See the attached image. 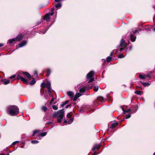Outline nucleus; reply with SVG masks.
<instances>
[{"label": "nucleus", "mask_w": 155, "mask_h": 155, "mask_svg": "<svg viewBox=\"0 0 155 155\" xmlns=\"http://www.w3.org/2000/svg\"><path fill=\"white\" fill-rule=\"evenodd\" d=\"M7 113L10 115H16L19 112L18 107L15 105H11L8 106L6 108Z\"/></svg>", "instance_id": "nucleus-1"}, {"label": "nucleus", "mask_w": 155, "mask_h": 155, "mask_svg": "<svg viewBox=\"0 0 155 155\" xmlns=\"http://www.w3.org/2000/svg\"><path fill=\"white\" fill-rule=\"evenodd\" d=\"M64 110L61 109L57 112H54L52 116L53 118H57L58 122L60 123L64 117Z\"/></svg>", "instance_id": "nucleus-2"}, {"label": "nucleus", "mask_w": 155, "mask_h": 155, "mask_svg": "<svg viewBox=\"0 0 155 155\" xmlns=\"http://www.w3.org/2000/svg\"><path fill=\"white\" fill-rule=\"evenodd\" d=\"M18 80L23 82L27 84H30L31 85H33L35 83V79H33L32 81L29 82V81L30 80V78H17Z\"/></svg>", "instance_id": "nucleus-3"}, {"label": "nucleus", "mask_w": 155, "mask_h": 155, "mask_svg": "<svg viewBox=\"0 0 155 155\" xmlns=\"http://www.w3.org/2000/svg\"><path fill=\"white\" fill-rule=\"evenodd\" d=\"M71 116V113H68L67 115L68 120H65L64 121V123H68V124H71L73 121V118H70Z\"/></svg>", "instance_id": "nucleus-4"}, {"label": "nucleus", "mask_w": 155, "mask_h": 155, "mask_svg": "<svg viewBox=\"0 0 155 155\" xmlns=\"http://www.w3.org/2000/svg\"><path fill=\"white\" fill-rule=\"evenodd\" d=\"M139 78H145V77H147V78H152L155 77L154 75V73H152V72H149L147 74L144 75V76L142 75L141 74H140L139 75Z\"/></svg>", "instance_id": "nucleus-5"}, {"label": "nucleus", "mask_w": 155, "mask_h": 155, "mask_svg": "<svg viewBox=\"0 0 155 155\" xmlns=\"http://www.w3.org/2000/svg\"><path fill=\"white\" fill-rule=\"evenodd\" d=\"M54 14L53 12H51L48 13L46 14L44 16L43 19L46 20L47 22H48L49 21L50 19V16L53 15Z\"/></svg>", "instance_id": "nucleus-6"}, {"label": "nucleus", "mask_w": 155, "mask_h": 155, "mask_svg": "<svg viewBox=\"0 0 155 155\" xmlns=\"http://www.w3.org/2000/svg\"><path fill=\"white\" fill-rule=\"evenodd\" d=\"M51 83L49 81H48L46 84V88L48 89V92L50 93V94H51V92L52 91V89L51 87Z\"/></svg>", "instance_id": "nucleus-7"}, {"label": "nucleus", "mask_w": 155, "mask_h": 155, "mask_svg": "<svg viewBox=\"0 0 155 155\" xmlns=\"http://www.w3.org/2000/svg\"><path fill=\"white\" fill-rule=\"evenodd\" d=\"M67 94L71 100H73L74 98V93L72 91H70L67 92Z\"/></svg>", "instance_id": "nucleus-8"}, {"label": "nucleus", "mask_w": 155, "mask_h": 155, "mask_svg": "<svg viewBox=\"0 0 155 155\" xmlns=\"http://www.w3.org/2000/svg\"><path fill=\"white\" fill-rule=\"evenodd\" d=\"M21 71H18L16 74L10 76L9 78H15L16 77L17 78H23L20 75V74H21Z\"/></svg>", "instance_id": "nucleus-9"}, {"label": "nucleus", "mask_w": 155, "mask_h": 155, "mask_svg": "<svg viewBox=\"0 0 155 155\" xmlns=\"http://www.w3.org/2000/svg\"><path fill=\"white\" fill-rule=\"evenodd\" d=\"M16 41H21L23 38V36L21 34H19L16 38H15Z\"/></svg>", "instance_id": "nucleus-10"}, {"label": "nucleus", "mask_w": 155, "mask_h": 155, "mask_svg": "<svg viewBox=\"0 0 155 155\" xmlns=\"http://www.w3.org/2000/svg\"><path fill=\"white\" fill-rule=\"evenodd\" d=\"M94 73L93 71H91L87 74L86 78H93L94 75Z\"/></svg>", "instance_id": "nucleus-11"}, {"label": "nucleus", "mask_w": 155, "mask_h": 155, "mask_svg": "<svg viewBox=\"0 0 155 155\" xmlns=\"http://www.w3.org/2000/svg\"><path fill=\"white\" fill-rule=\"evenodd\" d=\"M83 94L80 93H77L74 97V98H73V101H76L77 100V99L79 97H80Z\"/></svg>", "instance_id": "nucleus-12"}, {"label": "nucleus", "mask_w": 155, "mask_h": 155, "mask_svg": "<svg viewBox=\"0 0 155 155\" xmlns=\"http://www.w3.org/2000/svg\"><path fill=\"white\" fill-rule=\"evenodd\" d=\"M15 38H12L11 39H9L8 40L7 42V44L9 45H11L12 44L15 43Z\"/></svg>", "instance_id": "nucleus-13"}, {"label": "nucleus", "mask_w": 155, "mask_h": 155, "mask_svg": "<svg viewBox=\"0 0 155 155\" xmlns=\"http://www.w3.org/2000/svg\"><path fill=\"white\" fill-rule=\"evenodd\" d=\"M27 44V41H23L21 42L17 45L18 46V48H21L25 46Z\"/></svg>", "instance_id": "nucleus-14"}, {"label": "nucleus", "mask_w": 155, "mask_h": 155, "mask_svg": "<svg viewBox=\"0 0 155 155\" xmlns=\"http://www.w3.org/2000/svg\"><path fill=\"white\" fill-rule=\"evenodd\" d=\"M47 133L46 132H44L43 133H41L38 134L37 135V138L38 139H40L41 138H40V137H44L45 136Z\"/></svg>", "instance_id": "nucleus-15"}, {"label": "nucleus", "mask_w": 155, "mask_h": 155, "mask_svg": "<svg viewBox=\"0 0 155 155\" xmlns=\"http://www.w3.org/2000/svg\"><path fill=\"white\" fill-rule=\"evenodd\" d=\"M120 47H121L120 46V45H119L117 46V49L116 50V51H117L119 49V51H122L123 50H124L125 49H126L127 50V48L126 46L124 47L123 48H120Z\"/></svg>", "instance_id": "nucleus-16"}, {"label": "nucleus", "mask_w": 155, "mask_h": 155, "mask_svg": "<svg viewBox=\"0 0 155 155\" xmlns=\"http://www.w3.org/2000/svg\"><path fill=\"white\" fill-rule=\"evenodd\" d=\"M53 23L51 24L49 26H47L45 28V29L43 30L42 31H40L41 32H39L40 33H42L43 34H45L46 32V31L48 30L49 28L50 27V26L52 25Z\"/></svg>", "instance_id": "nucleus-17"}, {"label": "nucleus", "mask_w": 155, "mask_h": 155, "mask_svg": "<svg viewBox=\"0 0 155 155\" xmlns=\"http://www.w3.org/2000/svg\"><path fill=\"white\" fill-rule=\"evenodd\" d=\"M101 145L100 144H95L92 149L93 151H94L95 149L98 150L99 149Z\"/></svg>", "instance_id": "nucleus-18"}, {"label": "nucleus", "mask_w": 155, "mask_h": 155, "mask_svg": "<svg viewBox=\"0 0 155 155\" xmlns=\"http://www.w3.org/2000/svg\"><path fill=\"white\" fill-rule=\"evenodd\" d=\"M125 44V40L123 39H122L120 42V45L121 47L124 46Z\"/></svg>", "instance_id": "nucleus-19"}, {"label": "nucleus", "mask_w": 155, "mask_h": 155, "mask_svg": "<svg viewBox=\"0 0 155 155\" xmlns=\"http://www.w3.org/2000/svg\"><path fill=\"white\" fill-rule=\"evenodd\" d=\"M21 73L23 74L27 77V78H31V76L30 74L27 72H22L21 71Z\"/></svg>", "instance_id": "nucleus-20"}, {"label": "nucleus", "mask_w": 155, "mask_h": 155, "mask_svg": "<svg viewBox=\"0 0 155 155\" xmlns=\"http://www.w3.org/2000/svg\"><path fill=\"white\" fill-rule=\"evenodd\" d=\"M21 73L23 74L27 77V78H31V76L30 74L27 72H22L21 71Z\"/></svg>", "instance_id": "nucleus-21"}, {"label": "nucleus", "mask_w": 155, "mask_h": 155, "mask_svg": "<svg viewBox=\"0 0 155 155\" xmlns=\"http://www.w3.org/2000/svg\"><path fill=\"white\" fill-rule=\"evenodd\" d=\"M1 81L4 84H9L10 81L8 80L5 79L4 80Z\"/></svg>", "instance_id": "nucleus-22"}, {"label": "nucleus", "mask_w": 155, "mask_h": 155, "mask_svg": "<svg viewBox=\"0 0 155 155\" xmlns=\"http://www.w3.org/2000/svg\"><path fill=\"white\" fill-rule=\"evenodd\" d=\"M130 38L131 41L133 42H134L135 41L136 37V36L134 37L132 34H131L130 35Z\"/></svg>", "instance_id": "nucleus-23"}, {"label": "nucleus", "mask_w": 155, "mask_h": 155, "mask_svg": "<svg viewBox=\"0 0 155 155\" xmlns=\"http://www.w3.org/2000/svg\"><path fill=\"white\" fill-rule=\"evenodd\" d=\"M86 91V88L83 87L80 88L79 90V92L80 93L82 94L83 93Z\"/></svg>", "instance_id": "nucleus-24"}, {"label": "nucleus", "mask_w": 155, "mask_h": 155, "mask_svg": "<svg viewBox=\"0 0 155 155\" xmlns=\"http://www.w3.org/2000/svg\"><path fill=\"white\" fill-rule=\"evenodd\" d=\"M97 99L98 101H100L102 102L104 101V98L103 97H101V96L98 97L97 98Z\"/></svg>", "instance_id": "nucleus-25"}, {"label": "nucleus", "mask_w": 155, "mask_h": 155, "mask_svg": "<svg viewBox=\"0 0 155 155\" xmlns=\"http://www.w3.org/2000/svg\"><path fill=\"white\" fill-rule=\"evenodd\" d=\"M46 72L47 74H46V76L47 77H48L49 75L50 74L51 72V70L49 69H47L46 70Z\"/></svg>", "instance_id": "nucleus-26"}, {"label": "nucleus", "mask_w": 155, "mask_h": 155, "mask_svg": "<svg viewBox=\"0 0 155 155\" xmlns=\"http://www.w3.org/2000/svg\"><path fill=\"white\" fill-rule=\"evenodd\" d=\"M112 58L110 56L107 57L106 59V61L107 62H110L112 59Z\"/></svg>", "instance_id": "nucleus-27"}, {"label": "nucleus", "mask_w": 155, "mask_h": 155, "mask_svg": "<svg viewBox=\"0 0 155 155\" xmlns=\"http://www.w3.org/2000/svg\"><path fill=\"white\" fill-rule=\"evenodd\" d=\"M61 4L59 3L55 5V7L58 9H59L61 7Z\"/></svg>", "instance_id": "nucleus-28"}, {"label": "nucleus", "mask_w": 155, "mask_h": 155, "mask_svg": "<svg viewBox=\"0 0 155 155\" xmlns=\"http://www.w3.org/2000/svg\"><path fill=\"white\" fill-rule=\"evenodd\" d=\"M41 109L42 111L45 112L46 110H47V108L45 106H42Z\"/></svg>", "instance_id": "nucleus-29"}, {"label": "nucleus", "mask_w": 155, "mask_h": 155, "mask_svg": "<svg viewBox=\"0 0 155 155\" xmlns=\"http://www.w3.org/2000/svg\"><path fill=\"white\" fill-rule=\"evenodd\" d=\"M142 84L145 87L149 86L150 84L149 83L142 82Z\"/></svg>", "instance_id": "nucleus-30"}, {"label": "nucleus", "mask_w": 155, "mask_h": 155, "mask_svg": "<svg viewBox=\"0 0 155 155\" xmlns=\"http://www.w3.org/2000/svg\"><path fill=\"white\" fill-rule=\"evenodd\" d=\"M118 125V123L117 122V123H113L111 125V128H113L116 127V126H117Z\"/></svg>", "instance_id": "nucleus-31"}, {"label": "nucleus", "mask_w": 155, "mask_h": 155, "mask_svg": "<svg viewBox=\"0 0 155 155\" xmlns=\"http://www.w3.org/2000/svg\"><path fill=\"white\" fill-rule=\"evenodd\" d=\"M122 110L124 112V113H126V112H129L130 111V109H127V110H124V109L123 108H122Z\"/></svg>", "instance_id": "nucleus-32"}, {"label": "nucleus", "mask_w": 155, "mask_h": 155, "mask_svg": "<svg viewBox=\"0 0 155 155\" xmlns=\"http://www.w3.org/2000/svg\"><path fill=\"white\" fill-rule=\"evenodd\" d=\"M68 102V101H67L63 103L61 105V106L62 107H64L65 104H67Z\"/></svg>", "instance_id": "nucleus-33"}, {"label": "nucleus", "mask_w": 155, "mask_h": 155, "mask_svg": "<svg viewBox=\"0 0 155 155\" xmlns=\"http://www.w3.org/2000/svg\"><path fill=\"white\" fill-rule=\"evenodd\" d=\"M39 132V130H36L34 131L33 132V133L32 134V136H34L35 135V134L36 133H38Z\"/></svg>", "instance_id": "nucleus-34"}, {"label": "nucleus", "mask_w": 155, "mask_h": 155, "mask_svg": "<svg viewBox=\"0 0 155 155\" xmlns=\"http://www.w3.org/2000/svg\"><path fill=\"white\" fill-rule=\"evenodd\" d=\"M41 87L42 88H45L46 87V84L45 83L43 82L41 84Z\"/></svg>", "instance_id": "nucleus-35"}, {"label": "nucleus", "mask_w": 155, "mask_h": 155, "mask_svg": "<svg viewBox=\"0 0 155 155\" xmlns=\"http://www.w3.org/2000/svg\"><path fill=\"white\" fill-rule=\"evenodd\" d=\"M99 87L98 86H96L94 87V91L95 92H97L98 90Z\"/></svg>", "instance_id": "nucleus-36"}, {"label": "nucleus", "mask_w": 155, "mask_h": 155, "mask_svg": "<svg viewBox=\"0 0 155 155\" xmlns=\"http://www.w3.org/2000/svg\"><path fill=\"white\" fill-rule=\"evenodd\" d=\"M53 109L54 110H57L58 109V107L56 105H54L52 106Z\"/></svg>", "instance_id": "nucleus-37"}, {"label": "nucleus", "mask_w": 155, "mask_h": 155, "mask_svg": "<svg viewBox=\"0 0 155 155\" xmlns=\"http://www.w3.org/2000/svg\"><path fill=\"white\" fill-rule=\"evenodd\" d=\"M141 92V91H135V93L137 95H139L140 94Z\"/></svg>", "instance_id": "nucleus-38"}, {"label": "nucleus", "mask_w": 155, "mask_h": 155, "mask_svg": "<svg viewBox=\"0 0 155 155\" xmlns=\"http://www.w3.org/2000/svg\"><path fill=\"white\" fill-rule=\"evenodd\" d=\"M31 143L33 144H36L38 143V141L37 140H32Z\"/></svg>", "instance_id": "nucleus-39"}, {"label": "nucleus", "mask_w": 155, "mask_h": 155, "mask_svg": "<svg viewBox=\"0 0 155 155\" xmlns=\"http://www.w3.org/2000/svg\"><path fill=\"white\" fill-rule=\"evenodd\" d=\"M89 79H90L89 81H88V82H93L94 80V78H88Z\"/></svg>", "instance_id": "nucleus-40"}, {"label": "nucleus", "mask_w": 155, "mask_h": 155, "mask_svg": "<svg viewBox=\"0 0 155 155\" xmlns=\"http://www.w3.org/2000/svg\"><path fill=\"white\" fill-rule=\"evenodd\" d=\"M131 117L130 114H128L127 115H126V119H128L130 118Z\"/></svg>", "instance_id": "nucleus-41"}, {"label": "nucleus", "mask_w": 155, "mask_h": 155, "mask_svg": "<svg viewBox=\"0 0 155 155\" xmlns=\"http://www.w3.org/2000/svg\"><path fill=\"white\" fill-rule=\"evenodd\" d=\"M124 56H123L122 54H120L118 56L119 58H124Z\"/></svg>", "instance_id": "nucleus-42"}, {"label": "nucleus", "mask_w": 155, "mask_h": 155, "mask_svg": "<svg viewBox=\"0 0 155 155\" xmlns=\"http://www.w3.org/2000/svg\"><path fill=\"white\" fill-rule=\"evenodd\" d=\"M139 33V31L137 30H135L133 31V33L134 34H136V33Z\"/></svg>", "instance_id": "nucleus-43"}, {"label": "nucleus", "mask_w": 155, "mask_h": 155, "mask_svg": "<svg viewBox=\"0 0 155 155\" xmlns=\"http://www.w3.org/2000/svg\"><path fill=\"white\" fill-rule=\"evenodd\" d=\"M114 50H113V51H112V52H111V53H110V57H111L113 55V54H114Z\"/></svg>", "instance_id": "nucleus-44"}, {"label": "nucleus", "mask_w": 155, "mask_h": 155, "mask_svg": "<svg viewBox=\"0 0 155 155\" xmlns=\"http://www.w3.org/2000/svg\"><path fill=\"white\" fill-rule=\"evenodd\" d=\"M54 101V98H53L51 99V100L50 102V104H51Z\"/></svg>", "instance_id": "nucleus-45"}, {"label": "nucleus", "mask_w": 155, "mask_h": 155, "mask_svg": "<svg viewBox=\"0 0 155 155\" xmlns=\"http://www.w3.org/2000/svg\"><path fill=\"white\" fill-rule=\"evenodd\" d=\"M33 74L35 75H37V71H34Z\"/></svg>", "instance_id": "nucleus-46"}, {"label": "nucleus", "mask_w": 155, "mask_h": 155, "mask_svg": "<svg viewBox=\"0 0 155 155\" xmlns=\"http://www.w3.org/2000/svg\"><path fill=\"white\" fill-rule=\"evenodd\" d=\"M41 23V21H38L37 23V25H38Z\"/></svg>", "instance_id": "nucleus-47"}, {"label": "nucleus", "mask_w": 155, "mask_h": 155, "mask_svg": "<svg viewBox=\"0 0 155 155\" xmlns=\"http://www.w3.org/2000/svg\"><path fill=\"white\" fill-rule=\"evenodd\" d=\"M18 141H15V142H14L13 143H12V144L13 145H15V144L17 143H18Z\"/></svg>", "instance_id": "nucleus-48"}, {"label": "nucleus", "mask_w": 155, "mask_h": 155, "mask_svg": "<svg viewBox=\"0 0 155 155\" xmlns=\"http://www.w3.org/2000/svg\"><path fill=\"white\" fill-rule=\"evenodd\" d=\"M55 2H60L61 0H54Z\"/></svg>", "instance_id": "nucleus-49"}, {"label": "nucleus", "mask_w": 155, "mask_h": 155, "mask_svg": "<svg viewBox=\"0 0 155 155\" xmlns=\"http://www.w3.org/2000/svg\"><path fill=\"white\" fill-rule=\"evenodd\" d=\"M132 46L131 45L130 46V47H129V50L130 51L132 49Z\"/></svg>", "instance_id": "nucleus-50"}, {"label": "nucleus", "mask_w": 155, "mask_h": 155, "mask_svg": "<svg viewBox=\"0 0 155 155\" xmlns=\"http://www.w3.org/2000/svg\"><path fill=\"white\" fill-rule=\"evenodd\" d=\"M97 154L95 152H94L92 155H97Z\"/></svg>", "instance_id": "nucleus-51"}, {"label": "nucleus", "mask_w": 155, "mask_h": 155, "mask_svg": "<svg viewBox=\"0 0 155 155\" xmlns=\"http://www.w3.org/2000/svg\"><path fill=\"white\" fill-rule=\"evenodd\" d=\"M70 105H67V106H66V108H68V107H70Z\"/></svg>", "instance_id": "nucleus-52"}, {"label": "nucleus", "mask_w": 155, "mask_h": 155, "mask_svg": "<svg viewBox=\"0 0 155 155\" xmlns=\"http://www.w3.org/2000/svg\"><path fill=\"white\" fill-rule=\"evenodd\" d=\"M3 46V44L2 43H0V47H2Z\"/></svg>", "instance_id": "nucleus-53"}, {"label": "nucleus", "mask_w": 155, "mask_h": 155, "mask_svg": "<svg viewBox=\"0 0 155 155\" xmlns=\"http://www.w3.org/2000/svg\"><path fill=\"white\" fill-rule=\"evenodd\" d=\"M153 155H155V152L153 153Z\"/></svg>", "instance_id": "nucleus-54"}, {"label": "nucleus", "mask_w": 155, "mask_h": 155, "mask_svg": "<svg viewBox=\"0 0 155 155\" xmlns=\"http://www.w3.org/2000/svg\"><path fill=\"white\" fill-rule=\"evenodd\" d=\"M154 31H155V28H154Z\"/></svg>", "instance_id": "nucleus-55"}, {"label": "nucleus", "mask_w": 155, "mask_h": 155, "mask_svg": "<svg viewBox=\"0 0 155 155\" xmlns=\"http://www.w3.org/2000/svg\"><path fill=\"white\" fill-rule=\"evenodd\" d=\"M1 155H5L4 154H2Z\"/></svg>", "instance_id": "nucleus-56"}, {"label": "nucleus", "mask_w": 155, "mask_h": 155, "mask_svg": "<svg viewBox=\"0 0 155 155\" xmlns=\"http://www.w3.org/2000/svg\"><path fill=\"white\" fill-rule=\"evenodd\" d=\"M52 97H53V95H52Z\"/></svg>", "instance_id": "nucleus-57"}, {"label": "nucleus", "mask_w": 155, "mask_h": 155, "mask_svg": "<svg viewBox=\"0 0 155 155\" xmlns=\"http://www.w3.org/2000/svg\"><path fill=\"white\" fill-rule=\"evenodd\" d=\"M7 155H9V154H7Z\"/></svg>", "instance_id": "nucleus-58"}, {"label": "nucleus", "mask_w": 155, "mask_h": 155, "mask_svg": "<svg viewBox=\"0 0 155 155\" xmlns=\"http://www.w3.org/2000/svg\"><path fill=\"white\" fill-rule=\"evenodd\" d=\"M142 79H144L145 78H142Z\"/></svg>", "instance_id": "nucleus-59"}]
</instances>
